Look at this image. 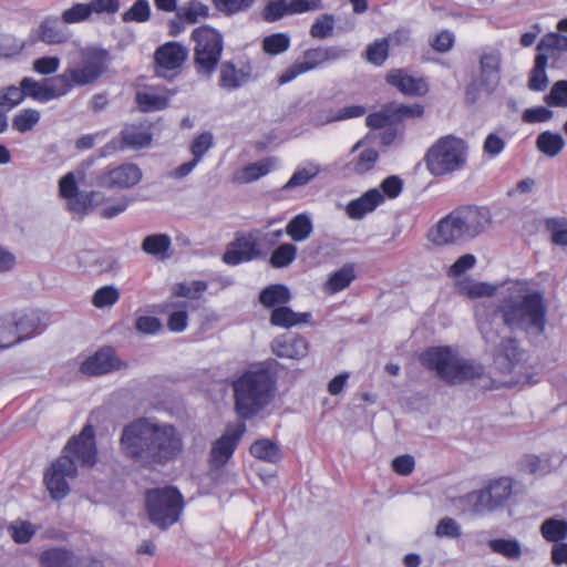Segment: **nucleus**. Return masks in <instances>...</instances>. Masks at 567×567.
Here are the masks:
<instances>
[{"label":"nucleus","instance_id":"f257e3e1","mask_svg":"<svg viewBox=\"0 0 567 567\" xmlns=\"http://www.w3.org/2000/svg\"><path fill=\"white\" fill-rule=\"evenodd\" d=\"M120 447L123 455L133 463L154 468L176 460L184 444L174 425L140 417L123 427Z\"/></svg>","mask_w":567,"mask_h":567},{"label":"nucleus","instance_id":"f03ea898","mask_svg":"<svg viewBox=\"0 0 567 567\" xmlns=\"http://www.w3.org/2000/svg\"><path fill=\"white\" fill-rule=\"evenodd\" d=\"M111 62L110 52L95 45L82 47L70 59L63 73L50 80V84L33 78H23L20 82L25 94L38 102H49L65 96L76 86L95 83L107 71Z\"/></svg>","mask_w":567,"mask_h":567},{"label":"nucleus","instance_id":"7ed1b4c3","mask_svg":"<svg viewBox=\"0 0 567 567\" xmlns=\"http://www.w3.org/2000/svg\"><path fill=\"white\" fill-rule=\"evenodd\" d=\"M278 365L276 360L269 359L233 380L234 408L240 419H251L274 401Z\"/></svg>","mask_w":567,"mask_h":567},{"label":"nucleus","instance_id":"20e7f679","mask_svg":"<svg viewBox=\"0 0 567 567\" xmlns=\"http://www.w3.org/2000/svg\"><path fill=\"white\" fill-rule=\"evenodd\" d=\"M504 323L511 330L540 336L545 331L547 307L544 295L538 290H527L519 298L504 300L498 306Z\"/></svg>","mask_w":567,"mask_h":567},{"label":"nucleus","instance_id":"39448f33","mask_svg":"<svg viewBox=\"0 0 567 567\" xmlns=\"http://www.w3.org/2000/svg\"><path fill=\"white\" fill-rule=\"evenodd\" d=\"M420 363L429 371L450 385L480 379L484 375V368L473 361L460 358L451 347L436 346L425 349L419 355Z\"/></svg>","mask_w":567,"mask_h":567},{"label":"nucleus","instance_id":"423d86ee","mask_svg":"<svg viewBox=\"0 0 567 567\" xmlns=\"http://www.w3.org/2000/svg\"><path fill=\"white\" fill-rule=\"evenodd\" d=\"M150 522L162 530L176 524L185 508V499L175 486L148 488L144 494Z\"/></svg>","mask_w":567,"mask_h":567},{"label":"nucleus","instance_id":"0eeeda50","mask_svg":"<svg viewBox=\"0 0 567 567\" xmlns=\"http://www.w3.org/2000/svg\"><path fill=\"white\" fill-rule=\"evenodd\" d=\"M467 147L462 138L446 135L439 138L426 152L425 163L433 176H443L463 167Z\"/></svg>","mask_w":567,"mask_h":567},{"label":"nucleus","instance_id":"6e6552de","mask_svg":"<svg viewBox=\"0 0 567 567\" xmlns=\"http://www.w3.org/2000/svg\"><path fill=\"white\" fill-rule=\"evenodd\" d=\"M194 41V66L198 74L210 76L217 69L223 51L224 38L221 33L209 27L200 25L192 31Z\"/></svg>","mask_w":567,"mask_h":567},{"label":"nucleus","instance_id":"1a4fd4ad","mask_svg":"<svg viewBox=\"0 0 567 567\" xmlns=\"http://www.w3.org/2000/svg\"><path fill=\"white\" fill-rule=\"evenodd\" d=\"M346 53L347 51L344 49L333 45L309 48L305 50L302 55L297 58L290 66L280 73L278 83L286 84L301 74L322 69L328 63L340 60Z\"/></svg>","mask_w":567,"mask_h":567},{"label":"nucleus","instance_id":"9d476101","mask_svg":"<svg viewBox=\"0 0 567 567\" xmlns=\"http://www.w3.org/2000/svg\"><path fill=\"white\" fill-rule=\"evenodd\" d=\"M567 50V35L559 33L545 34L537 44V54L535 56L534 66L529 72L528 89L533 92H543L548 86V76L546 66L550 55L555 51Z\"/></svg>","mask_w":567,"mask_h":567},{"label":"nucleus","instance_id":"9b49d317","mask_svg":"<svg viewBox=\"0 0 567 567\" xmlns=\"http://www.w3.org/2000/svg\"><path fill=\"white\" fill-rule=\"evenodd\" d=\"M523 355L518 341L514 338H504L498 344V373L509 374L507 379L498 378V388H512L523 382Z\"/></svg>","mask_w":567,"mask_h":567},{"label":"nucleus","instance_id":"f8f14e48","mask_svg":"<svg viewBox=\"0 0 567 567\" xmlns=\"http://www.w3.org/2000/svg\"><path fill=\"white\" fill-rule=\"evenodd\" d=\"M260 233L258 230L236 233L221 256L224 264L237 266L262 257Z\"/></svg>","mask_w":567,"mask_h":567},{"label":"nucleus","instance_id":"ddd939ff","mask_svg":"<svg viewBox=\"0 0 567 567\" xmlns=\"http://www.w3.org/2000/svg\"><path fill=\"white\" fill-rule=\"evenodd\" d=\"M78 476V466L74 460H69L66 455H60L45 470L43 483L50 496L60 501L65 498L70 493L69 480Z\"/></svg>","mask_w":567,"mask_h":567},{"label":"nucleus","instance_id":"4468645a","mask_svg":"<svg viewBox=\"0 0 567 567\" xmlns=\"http://www.w3.org/2000/svg\"><path fill=\"white\" fill-rule=\"evenodd\" d=\"M61 455L74 460L75 465L93 467L97 462L95 430L91 424L83 426L78 435H73L62 450Z\"/></svg>","mask_w":567,"mask_h":567},{"label":"nucleus","instance_id":"2eb2a0df","mask_svg":"<svg viewBox=\"0 0 567 567\" xmlns=\"http://www.w3.org/2000/svg\"><path fill=\"white\" fill-rule=\"evenodd\" d=\"M188 56V50L179 42L168 41L154 52V71L156 75L172 80L182 71Z\"/></svg>","mask_w":567,"mask_h":567},{"label":"nucleus","instance_id":"dca6fc26","mask_svg":"<svg viewBox=\"0 0 567 567\" xmlns=\"http://www.w3.org/2000/svg\"><path fill=\"white\" fill-rule=\"evenodd\" d=\"M143 177L142 169L134 163L107 166L95 175V184L105 189H128Z\"/></svg>","mask_w":567,"mask_h":567},{"label":"nucleus","instance_id":"f3484780","mask_svg":"<svg viewBox=\"0 0 567 567\" xmlns=\"http://www.w3.org/2000/svg\"><path fill=\"white\" fill-rule=\"evenodd\" d=\"M245 432L246 424L240 422L235 426H228L226 432L213 442L208 458L210 468L219 470L230 461Z\"/></svg>","mask_w":567,"mask_h":567},{"label":"nucleus","instance_id":"a211bd4d","mask_svg":"<svg viewBox=\"0 0 567 567\" xmlns=\"http://www.w3.org/2000/svg\"><path fill=\"white\" fill-rule=\"evenodd\" d=\"M427 238L436 246L458 245L471 240L454 209L430 228Z\"/></svg>","mask_w":567,"mask_h":567},{"label":"nucleus","instance_id":"6ab92c4d","mask_svg":"<svg viewBox=\"0 0 567 567\" xmlns=\"http://www.w3.org/2000/svg\"><path fill=\"white\" fill-rule=\"evenodd\" d=\"M427 238L436 246L458 245L471 240L454 209L430 228Z\"/></svg>","mask_w":567,"mask_h":567},{"label":"nucleus","instance_id":"aec40b11","mask_svg":"<svg viewBox=\"0 0 567 567\" xmlns=\"http://www.w3.org/2000/svg\"><path fill=\"white\" fill-rule=\"evenodd\" d=\"M59 195L68 200L71 213L84 215L93 206L95 192L80 193L74 173L69 172L59 181Z\"/></svg>","mask_w":567,"mask_h":567},{"label":"nucleus","instance_id":"412c9836","mask_svg":"<svg viewBox=\"0 0 567 567\" xmlns=\"http://www.w3.org/2000/svg\"><path fill=\"white\" fill-rule=\"evenodd\" d=\"M153 135L141 125L125 126L120 138H114L102 147V155L107 156L125 148L141 150L151 145Z\"/></svg>","mask_w":567,"mask_h":567},{"label":"nucleus","instance_id":"4be33fe9","mask_svg":"<svg viewBox=\"0 0 567 567\" xmlns=\"http://www.w3.org/2000/svg\"><path fill=\"white\" fill-rule=\"evenodd\" d=\"M385 82L405 96H425L430 91L425 76L412 75L408 69H391L385 74Z\"/></svg>","mask_w":567,"mask_h":567},{"label":"nucleus","instance_id":"5701e85b","mask_svg":"<svg viewBox=\"0 0 567 567\" xmlns=\"http://www.w3.org/2000/svg\"><path fill=\"white\" fill-rule=\"evenodd\" d=\"M471 240L480 236L492 223V213L485 206L462 205L454 208Z\"/></svg>","mask_w":567,"mask_h":567},{"label":"nucleus","instance_id":"b1692460","mask_svg":"<svg viewBox=\"0 0 567 567\" xmlns=\"http://www.w3.org/2000/svg\"><path fill=\"white\" fill-rule=\"evenodd\" d=\"M122 361L116 358L112 347H103L86 358L80 365V372L87 377H99L120 370Z\"/></svg>","mask_w":567,"mask_h":567},{"label":"nucleus","instance_id":"393cba45","mask_svg":"<svg viewBox=\"0 0 567 567\" xmlns=\"http://www.w3.org/2000/svg\"><path fill=\"white\" fill-rule=\"evenodd\" d=\"M250 61L241 62L239 66L233 61H224L219 66L218 85L227 91L237 90L254 79Z\"/></svg>","mask_w":567,"mask_h":567},{"label":"nucleus","instance_id":"a878e982","mask_svg":"<svg viewBox=\"0 0 567 567\" xmlns=\"http://www.w3.org/2000/svg\"><path fill=\"white\" fill-rule=\"evenodd\" d=\"M271 351L278 358L301 360L309 352L308 340L295 333H284L277 336L271 341Z\"/></svg>","mask_w":567,"mask_h":567},{"label":"nucleus","instance_id":"bb28decb","mask_svg":"<svg viewBox=\"0 0 567 567\" xmlns=\"http://www.w3.org/2000/svg\"><path fill=\"white\" fill-rule=\"evenodd\" d=\"M352 158L346 164L349 174L363 175L372 171L379 159V152L374 147H363L359 141L351 150Z\"/></svg>","mask_w":567,"mask_h":567},{"label":"nucleus","instance_id":"cd10ccee","mask_svg":"<svg viewBox=\"0 0 567 567\" xmlns=\"http://www.w3.org/2000/svg\"><path fill=\"white\" fill-rule=\"evenodd\" d=\"M384 202V196L378 188H371L360 197L352 199L346 207V213L351 219H362L367 214L372 213Z\"/></svg>","mask_w":567,"mask_h":567},{"label":"nucleus","instance_id":"c85d7f7f","mask_svg":"<svg viewBox=\"0 0 567 567\" xmlns=\"http://www.w3.org/2000/svg\"><path fill=\"white\" fill-rule=\"evenodd\" d=\"M58 17L44 18L38 27L37 37L47 44H63L69 41L70 32Z\"/></svg>","mask_w":567,"mask_h":567},{"label":"nucleus","instance_id":"c756f323","mask_svg":"<svg viewBox=\"0 0 567 567\" xmlns=\"http://www.w3.org/2000/svg\"><path fill=\"white\" fill-rule=\"evenodd\" d=\"M455 290L458 295L471 300L493 297L496 293V285L477 281L472 277H463L455 281Z\"/></svg>","mask_w":567,"mask_h":567},{"label":"nucleus","instance_id":"7c9ffc66","mask_svg":"<svg viewBox=\"0 0 567 567\" xmlns=\"http://www.w3.org/2000/svg\"><path fill=\"white\" fill-rule=\"evenodd\" d=\"M141 248L145 254L165 260L169 257L172 239L167 234L148 235L143 239Z\"/></svg>","mask_w":567,"mask_h":567},{"label":"nucleus","instance_id":"2f4dec72","mask_svg":"<svg viewBox=\"0 0 567 567\" xmlns=\"http://www.w3.org/2000/svg\"><path fill=\"white\" fill-rule=\"evenodd\" d=\"M75 560L74 553L65 547L49 548L40 555L42 567H74Z\"/></svg>","mask_w":567,"mask_h":567},{"label":"nucleus","instance_id":"473e14b6","mask_svg":"<svg viewBox=\"0 0 567 567\" xmlns=\"http://www.w3.org/2000/svg\"><path fill=\"white\" fill-rule=\"evenodd\" d=\"M75 560L74 553L65 547L49 548L40 555L42 567H74Z\"/></svg>","mask_w":567,"mask_h":567},{"label":"nucleus","instance_id":"72a5a7b5","mask_svg":"<svg viewBox=\"0 0 567 567\" xmlns=\"http://www.w3.org/2000/svg\"><path fill=\"white\" fill-rule=\"evenodd\" d=\"M311 315L309 312L297 313L292 309L281 305L272 309L270 315V323L275 327L291 328L299 323L309 321Z\"/></svg>","mask_w":567,"mask_h":567},{"label":"nucleus","instance_id":"f704fd0d","mask_svg":"<svg viewBox=\"0 0 567 567\" xmlns=\"http://www.w3.org/2000/svg\"><path fill=\"white\" fill-rule=\"evenodd\" d=\"M355 279L354 267L351 264H347L339 270L332 272L328 280L323 285V291L327 295H334L346 288Z\"/></svg>","mask_w":567,"mask_h":567},{"label":"nucleus","instance_id":"c9c22d12","mask_svg":"<svg viewBox=\"0 0 567 567\" xmlns=\"http://www.w3.org/2000/svg\"><path fill=\"white\" fill-rule=\"evenodd\" d=\"M249 453L257 460L276 464L280 462L282 452L278 444L269 439H258L249 447Z\"/></svg>","mask_w":567,"mask_h":567},{"label":"nucleus","instance_id":"e433bc0d","mask_svg":"<svg viewBox=\"0 0 567 567\" xmlns=\"http://www.w3.org/2000/svg\"><path fill=\"white\" fill-rule=\"evenodd\" d=\"M135 101L140 111L148 113L166 109L169 103V97L167 94H161L155 92L153 89H148L145 91H137Z\"/></svg>","mask_w":567,"mask_h":567},{"label":"nucleus","instance_id":"4c0bfd02","mask_svg":"<svg viewBox=\"0 0 567 567\" xmlns=\"http://www.w3.org/2000/svg\"><path fill=\"white\" fill-rule=\"evenodd\" d=\"M289 289L281 284L269 285L259 293V301L266 308H276L290 301Z\"/></svg>","mask_w":567,"mask_h":567},{"label":"nucleus","instance_id":"58836bf2","mask_svg":"<svg viewBox=\"0 0 567 567\" xmlns=\"http://www.w3.org/2000/svg\"><path fill=\"white\" fill-rule=\"evenodd\" d=\"M496 316V306L491 303H478L475 307V318L480 332L484 339L489 340L494 337V318Z\"/></svg>","mask_w":567,"mask_h":567},{"label":"nucleus","instance_id":"ea45409f","mask_svg":"<svg viewBox=\"0 0 567 567\" xmlns=\"http://www.w3.org/2000/svg\"><path fill=\"white\" fill-rule=\"evenodd\" d=\"M275 157H266L260 161L250 163L241 169L239 179L243 183H251L257 181L269 174L275 168Z\"/></svg>","mask_w":567,"mask_h":567},{"label":"nucleus","instance_id":"a19ab883","mask_svg":"<svg viewBox=\"0 0 567 567\" xmlns=\"http://www.w3.org/2000/svg\"><path fill=\"white\" fill-rule=\"evenodd\" d=\"M312 229L310 217L298 214L288 221L285 231L293 241H303L311 235Z\"/></svg>","mask_w":567,"mask_h":567},{"label":"nucleus","instance_id":"79ce46f5","mask_svg":"<svg viewBox=\"0 0 567 567\" xmlns=\"http://www.w3.org/2000/svg\"><path fill=\"white\" fill-rule=\"evenodd\" d=\"M540 534L548 543H564L567 538V520L547 518L540 525Z\"/></svg>","mask_w":567,"mask_h":567},{"label":"nucleus","instance_id":"37998d69","mask_svg":"<svg viewBox=\"0 0 567 567\" xmlns=\"http://www.w3.org/2000/svg\"><path fill=\"white\" fill-rule=\"evenodd\" d=\"M525 491L524 484L509 477H498V507L514 503Z\"/></svg>","mask_w":567,"mask_h":567},{"label":"nucleus","instance_id":"c03bdc74","mask_svg":"<svg viewBox=\"0 0 567 567\" xmlns=\"http://www.w3.org/2000/svg\"><path fill=\"white\" fill-rule=\"evenodd\" d=\"M536 146L543 154L555 157L563 151L565 141L559 133L545 131L537 136Z\"/></svg>","mask_w":567,"mask_h":567},{"label":"nucleus","instance_id":"a18cd8bd","mask_svg":"<svg viewBox=\"0 0 567 567\" xmlns=\"http://www.w3.org/2000/svg\"><path fill=\"white\" fill-rule=\"evenodd\" d=\"M519 470L529 474L546 475L554 470L549 455L544 457L529 454L519 461Z\"/></svg>","mask_w":567,"mask_h":567},{"label":"nucleus","instance_id":"49530a36","mask_svg":"<svg viewBox=\"0 0 567 567\" xmlns=\"http://www.w3.org/2000/svg\"><path fill=\"white\" fill-rule=\"evenodd\" d=\"M11 316H14V327H17V332L18 334H20V342L25 339L32 338L41 332L39 318L35 317L33 313H12Z\"/></svg>","mask_w":567,"mask_h":567},{"label":"nucleus","instance_id":"de8ad7c7","mask_svg":"<svg viewBox=\"0 0 567 567\" xmlns=\"http://www.w3.org/2000/svg\"><path fill=\"white\" fill-rule=\"evenodd\" d=\"M290 37L284 32L271 33L261 41L262 51L268 55L281 54L290 48Z\"/></svg>","mask_w":567,"mask_h":567},{"label":"nucleus","instance_id":"09e8293b","mask_svg":"<svg viewBox=\"0 0 567 567\" xmlns=\"http://www.w3.org/2000/svg\"><path fill=\"white\" fill-rule=\"evenodd\" d=\"M41 113L31 107L20 110L12 118V128L19 133H25L39 123Z\"/></svg>","mask_w":567,"mask_h":567},{"label":"nucleus","instance_id":"8fccbe9b","mask_svg":"<svg viewBox=\"0 0 567 567\" xmlns=\"http://www.w3.org/2000/svg\"><path fill=\"white\" fill-rule=\"evenodd\" d=\"M320 173L319 165L315 163H307L305 166H298L284 188L291 189L295 187L303 186L308 184Z\"/></svg>","mask_w":567,"mask_h":567},{"label":"nucleus","instance_id":"3c124183","mask_svg":"<svg viewBox=\"0 0 567 567\" xmlns=\"http://www.w3.org/2000/svg\"><path fill=\"white\" fill-rule=\"evenodd\" d=\"M14 324V316L7 315L0 318V350L20 342V334Z\"/></svg>","mask_w":567,"mask_h":567},{"label":"nucleus","instance_id":"603ef678","mask_svg":"<svg viewBox=\"0 0 567 567\" xmlns=\"http://www.w3.org/2000/svg\"><path fill=\"white\" fill-rule=\"evenodd\" d=\"M296 257L297 247L293 244L285 243L271 252L269 262L274 268H284L289 266Z\"/></svg>","mask_w":567,"mask_h":567},{"label":"nucleus","instance_id":"864d4df0","mask_svg":"<svg viewBox=\"0 0 567 567\" xmlns=\"http://www.w3.org/2000/svg\"><path fill=\"white\" fill-rule=\"evenodd\" d=\"M390 38H383L370 43L365 50V59L368 62L380 66L389 56Z\"/></svg>","mask_w":567,"mask_h":567},{"label":"nucleus","instance_id":"5fc2aeb1","mask_svg":"<svg viewBox=\"0 0 567 567\" xmlns=\"http://www.w3.org/2000/svg\"><path fill=\"white\" fill-rule=\"evenodd\" d=\"M25 99V94L21 85H10L0 89V112H8L18 106Z\"/></svg>","mask_w":567,"mask_h":567},{"label":"nucleus","instance_id":"6e6d98bb","mask_svg":"<svg viewBox=\"0 0 567 567\" xmlns=\"http://www.w3.org/2000/svg\"><path fill=\"white\" fill-rule=\"evenodd\" d=\"M208 284L204 280H194L192 282H178L175 285L173 295L176 297L199 299L207 290Z\"/></svg>","mask_w":567,"mask_h":567},{"label":"nucleus","instance_id":"4d7b16f0","mask_svg":"<svg viewBox=\"0 0 567 567\" xmlns=\"http://www.w3.org/2000/svg\"><path fill=\"white\" fill-rule=\"evenodd\" d=\"M174 308L168 316L167 328L172 332H183L188 326V303L186 301L177 302Z\"/></svg>","mask_w":567,"mask_h":567},{"label":"nucleus","instance_id":"13d9d810","mask_svg":"<svg viewBox=\"0 0 567 567\" xmlns=\"http://www.w3.org/2000/svg\"><path fill=\"white\" fill-rule=\"evenodd\" d=\"M151 18V7L147 0H136L130 9L122 13L123 22H146Z\"/></svg>","mask_w":567,"mask_h":567},{"label":"nucleus","instance_id":"bf43d9fd","mask_svg":"<svg viewBox=\"0 0 567 567\" xmlns=\"http://www.w3.org/2000/svg\"><path fill=\"white\" fill-rule=\"evenodd\" d=\"M293 13L288 0H270L262 10V18L267 22H275Z\"/></svg>","mask_w":567,"mask_h":567},{"label":"nucleus","instance_id":"052dcab7","mask_svg":"<svg viewBox=\"0 0 567 567\" xmlns=\"http://www.w3.org/2000/svg\"><path fill=\"white\" fill-rule=\"evenodd\" d=\"M8 532L17 544H27L35 534V529L30 522L18 519L8 526Z\"/></svg>","mask_w":567,"mask_h":567},{"label":"nucleus","instance_id":"680f3d73","mask_svg":"<svg viewBox=\"0 0 567 567\" xmlns=\"http://www.w3.org/2000/svg\"><path fill=\"white\" fill-rule=\"evenodd\" d=\"M120 300V290L114 286H103L99 288L93 297L92 305L95 308L102 309L112 307Z\"/></svg>","mask_w":567,"mask_h":567},{"label":"nucleus","instance_id":"e2e57ef3","mask_svg":"<svg viewBox=\"0 0 567 567\" xmlns=\"http://www.w3.org/2000/svg\"><path fill=\"white\" fill-rule=\"evenodd\" d=\"M546 229L551 235V241L558 246H567V219L566 218H547L545 221Z\"/></svg>","mask_w":567,"mask_h":567},{"label":"nucleus","instance_id":"0e129e2a","mask_svg":"<svg viewBox=\"0 0 567 567\" xmlns=\"http://www.w3.org/2000/svg\"><path fill=\"white\" fill-rule=\"evenodd\" d=\"M91 16V9L87 3L76 2L62 12L61 20L65 24H74L86 21Z\"/></svg>","mask_w":567,"mask_h":567},{"label":"nucleus","instance_id":"69168bd1","mask_svg":"<svg viewBox=\"0 0 567 567\" xmlns=\"http://www.w3.org/2000/svg\"><path fill=\"white\" fill-rule=\"evenodd\" d=\"M334 29V17L329 13L318 17L310 27V35L313 39H327Z\"/></svg>","mask_w":567,"mask_h":567},{"label":"nucleus","instance_id":"338daca9","mask_svg":"<svg viewBox=\"0 0 567 567\" xmlns=\"http://www.w3.org/2000/svg\"><path fill=\"white\" fill-rule=\"evenodd\" d=\"M393 121H403L406 118L422 117L424 114V106L419 103L414 104H399L389 106Z\"/></svg>","mask_w":567,"mask_h":567},{"label":"nucleus","instance_id":"774afa93","mask_svg":"<svg viewBox=\"0 0 567 567\" xmlns=\"http://www.w3.org/2000/svg\"><path fill=\"white\" fill-rule=\"evenodd\" d=\"M545 103L548 106H567V80H560L554 83L549 93L545 96Z\"/></svg>","mask_w":567,"mask_h":567}]
</instances>
